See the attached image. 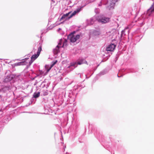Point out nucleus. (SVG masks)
<instances>
[{
    "instance_id": "nucleus-1",
    "label": "nucleus",
    "mask_w": 154,
    "mask_h": 154,
    "mask_svg": "<svg viewBox=\"0 0 154 154\" xmlns=\"http://www.w3.org/2000/svg\"><path fill=\"white\" fill-rule=\"evenodd\" d=\"M86 62L85 59L82 58H79L76 62H73L70 63V65L68 67V68L71 69L72 70L76 67L78 65H81Z\"/></svg>"
},
{
    "instance_id": "nucleus-2",
    "label": "nucleus",
    "mask_w": 154,
    "mask_h": 154,
    "mask_svg": "<svg viewBox=\"0 0 154 154\" xmlns=\"http://www.w3.org/2000/svg\"><path fill=\"white\" fill-rule=\"evenodd\" d=\"M64 42H63L62 39L60 40L58 45L53 49V51L54 54H57L60 52L59 49L60 48L63 47L65 45H66L67 41L64 40Z\"/></svg>"
},
{
    "instance_id": "nucleus-3",
    "label": "nucleus",
    "mask_w": 154,
    "mask_h": 154,
    "mask_svg": "<svg viewBox=\"0 0 154 154\" xmlns=\"http://www.w3.org/2000/svg\"><path fill=\"white\" fill-rule=\"evenodd\" d=\"M75 32H73L68 36V39L71 42H75L77 40L79 39L80 37V35H74V34Z\"/></svg>"
},
{
    "instance_id": "nucleus-4",
    "label": "nucleus",
    "mask_w": 154,
    "mask_h": 154,
    "mask_svg": "<svg viewBox=\"0 0 154 154\" xmlns=\"http://www.w3.org/2000/svg\"><path fill=\"white\" fill-rule=\"evenodd\" d=\"M96 19L99 22L101 23H105L109 22L110 19L108 17L100 16L97 17Z\"/></svg>"
},
{
    "instance_id": "nucleus-5",
    "label": "nucleus",
    "mask_w": 154,
    "mask_h": 154,
    "mask_svg": "<svg viewBox=\"0 0 154 154\" xmlns=\"http://www.w3.org/2000/svg\"><path fill=\"white\" fill-rule=\"evenodd\" d=\"M39 46L38 48V50L37 52V54H35L33 55L32 57H31V59L32 60H34L35 59H36L39 56V55L40 52L42 51V45L41 44L40 45L39 44Z\"/></svg>"
},
{
    "instance_id": "nucleus-6",
    "label": "nucleus",
    "mask_w": 154,
    "mask_h": 154,
    "mask_svg": "<svg viewBox=\"0 0 154 154\" xmlns=\"http://www.w3.org/2000/svg\"><path fill=\"white\" fill-rule=\"evenodd\" d=\"M119 0H110L109 2H108V8L109 10L113 9L115 5V3Z\"/></svg>"
},
{
    "instance_id": "nucleus-7",
    "label": "nucleus",
    "mask_w": 154,
    "mask_h": 154,
    "mask_svg": "<svg viewBox=\"0 0 154 154\" xmlns=\"http://www.w3.org/2000/svg\"><path fill=\"white\" fill-rule=\"evenodd\" d=\"M16 76V75L14 74H10L7 75L6 78L4 79V82H8L14 78Z\"/></svg>"
},
{
    "instance_id": "nucleus-8",
    "label": "nucleus",
    "mask_w": 154,
    "mask_h": 154,
    "mask_svg": "<svg viewBox=\"0 0 154 154\" xmlns=\"http://www.w3.org/2000/svg\"><path fill=\"white\" fill-rule=\"evenodd\" d=\"M116 47V45L114 44H111L106 48V50L107 51H113Z\"/></svg>"
},
{
    "instance_id": "nucleus-9",
    "label": "nucleus",
    "mask_w": 154,
    "mask_h": 154,
    "mask_svg": "<svg viewBox=\"0 0 154 154\" xmlns=\"http://www.w3.org/2000/svg\"><path fill=\"white\" fill-rule=\"evenodd\" d=\"M154 12V2L153 3L150 8L148 10L146 14L148 16H150L151 14Z\"/></svg>"
},
{
    "instance_id": "nucleus-10",
    "label": "nucleus",
    "mask_w": 154,
    "mask_h": 154,
    "mask_svg": "<svg viewBox=\"0 0 154 154\" xmlns=\"http://www.w3.org/2000/svg\"><path fill=\"white\" fill-rule=\"evenodd\" d=\"M86 5V3H85L83 6L81 5L80 6V8H78L76 10L74 11L71 14H70L69 16V18H71L72 16L75 15L76 13H78L80 11H81V9L82 8H83L84 6H85Z\"/></svg>"
},
{
    "instance_id": "nucleus-11",
    "label": "nucleus",
    "mask_w": 154,
    "mask_h": 154,
    "mask_svg": "<svg viewBox=\"0 0 154 154\" xmlns=\"http://www.w3.org/2000/svg\"><path fill=\"white\" fill-rule=\"evenodd\" d=\"M71 13V11H69L66 14H63L60 20L63 19H65L66 20L69 19L70 18L69 17Z\"/></svg>"
},
{
    "instance_id": "nucleus-12",
    "label": "nucleus",
    "mask_w": 154,
    "mask_h": 154,
    "mask_svg": "<svg viewBox=\"0 0 154 154\" xmlns=\"http://www.w3.org/2000/svg\"><path fill=\"white\" fill-rule=\"evenodd\" d=\"M27 58H26L24 59L23 60V61L14 64V66H18L22 65H25V60Z\"/></svg>"
},
{
    "instance_id": "nucleus-13",
    "label": "nucleus",
    "mask_w": 154,
    "mask_h": 154,
    "mask_svg": "<svg viewBox=\"0 0 154 154\" xmlns=\"http://www.w3.org/2000/svg\"><path fill=\"white\" fill-rule=\"evenodd\" d=\"M40 95V92H35L33 95V97L35 98H38Z\"/></svg>"
},
{
    "instance_id": "nucleus-14",
    "label": "nucleus",
    "mask_w": 154,
    "mask_h": 154,
    "mask_svg": "<svg viewBox=\"0 0 154 154\" xmlns=\"http://www.w3.org/2000/svg\"><path fill=\"white\" fill-rule=\"evenodd\" d=\"M43 94L44 96H46L48 94L47 90H43L42 91Z\"/></svg>"
},
{
    "instance_id": "nucleus-15",
    "label": "nucleus",
    "mask_w": 154,
    "mask_h": 154,
    "mask_svg": "<svg viewBox=\"0 0 154 154\" xmlns=\"http://www.w3.org/2000/svg\"><path fill=\"white\" fill-rule=\"evenodd\" d=\"M45 81L43 82L42 83V84H41V85L43 88L45 87L46 86V84H44V83L45 82Z\"/></svg>"
},
{
    "instance_id": "nucleus-16",
    "label": "nucleus",
    "mask_w": 154,
    "mask_h": 154,
    "mask_svg": "<svg viewBox=\"0 0 154 154\" xmlns=\"http://www.w3.org/2000/svg\"><path fill=\"white\" fill-rule=\"evenodd\" d=\"M57 60L54 62H53V63L51 65V67H52L53 66H54L57 62Z\"/></svg>"
},
{
    "instance_id": "nucleus-17",
    "label": "nucleus",
    "mask_w": 154,
    "mask_h": 154,
    "mask_svg": "<svg viewBox=\"0 0 154 154\" xmlns=\"http://www.w3.org/2000/svg\"><path fill=\"white\" fill-rule=\"evenodd\" d=\"M34 60H32L31 59V60L29 62V65H30L34 61Z\"/></svg>"
},
{
    "instance_id": "nucleus-18",
    "label": "nucleus",
    "mask_w": 154,
    "mask_h": 154,
    "mask_svg": "<svg viewBox=\"0 0 154 154\" xmlns=\"http://www.w3.org/2000/svg\"><path fill=\"white\" fill-rule=\"evenodd\" d=\"M125 32V30L122 31V33L121 34V35L122 36L123 35V34Z\"/></svg>"
},
{
    "instance_id": "nucleus-19",
    "label": "nucleus",
    "mask_w": 154,
    "mask_h": 154,
    "mask_svg": "<svg viewBox=\"0 0 154 154\" xmlns=\"http://www.w3.org/2000/svg\"><path fill=\"white\" fill-rule=\"evenodd\" d=\"M35 50H33L32 52H31L30 53V54H29L28 55H31V54H32V53H33V52H35ZM29 57H30V56H29Z\"/></svg>"
},
{
    "instance_id": "nucleus-20",
    "label": "nucleus",
    "mask_w": 154,
    "mask_h": 154,
    "mask_svg": "<svg viewBox=\"0 0 154 154\" xmlns=\"http://www.w3.org/2000/svg\"><path fill=\"white\" fill-rule=\"evenodd\" d=\"M55 2L54 1V0H51V4H54V3Z\"/></svg>"
},
{
    "instance_id": "nucleus-21",
    "label": "nucleus",
    "mask_w": 154,
    "mask_h": 154,
    "mask_svg": "<svg viewBox=\"0 0 154 154\" xmlns=\"http://www.w3.org/2000/svg\"><path fill=\"white\" fill-rule=\"evenodd\" d=\"M61 29L60 28H59V29H58V31H59L60 30H61Z\"/></svg>"
},
{
    "instance_id": "nucleus-22",
    "label": "nucleus",
    "mask_w": 154,
    "mask_h": 154,
    "mask_svg": "<svg viewBox=\"0 0 154 154\" xmlns=\"http://www.w3.org/2000/svg\"><path fill=\"white\" fill-rule=\"evenodd\" d=\"M49 70H50V69H48V70H47V71H48H48H49Z\"/></svg>"
},
{
    "instance_id": "nucleus-23",
    "label": "nucleus",
    "mask_w": 154,
    "mask_h": 154,
    "mask_svg": "<svg viewBox=\"0 0 154 154\" xmlns=\"http://www.w3.org/2000/svg\"><path fill=\"white\" fill-rule=\"evenodd\" d=\"M85 76L86 77V78H87V75H85Z\"/></svg>"
},
{
    "instance_id": "nucleus-24",
    "label": "nucleus",
    "mask_w": 154,
    "mask_h": 154,
    "mask_svg": "<svg viewBox=\"0 0 154 154\" xmlns=\"http://www.w3.org/2000/svg\"><path fill=\"white\" fill-rule=\"evenodd\" d=\"M47 87H48V84H47Z\"/></svg>"
},
{
    "instance_id": "nucleus-25",
    "label": "nucleus",
    "mask_w": 154,
    "mask_h": 154,
    "mask_svg": "<svg viewBox=\"0 0 154 154\" xmlns=\"http://www.w3.org/2000/svg\"><path fill=\"white\" fill-rule=\"evenodd\" d=\"M66 154H69L67 152V153H66Z\"/></svg>"
}]
</instances>
